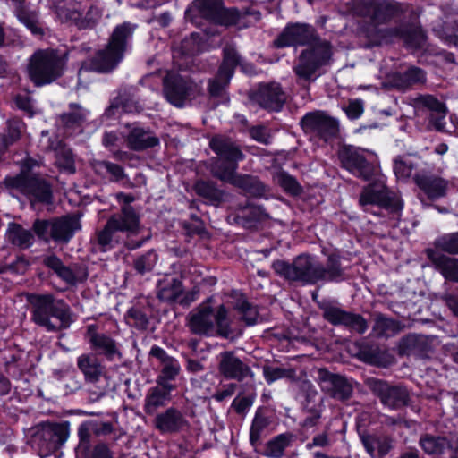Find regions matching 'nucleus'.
Returning a JSON list of instances; mask_svg holds the SVG:
<instances>
[{
	"instance_id": "1",
	"label": "nucleus",
	"mask_w": 458,
	"mask_h": 458,
	"mask_svg": "<svg viewBox=\"0 0 458 458\" xmlns=\"http://www.w3.org/2000/svg\"><path fill=\"white\" fill-rule=\"evenodd\" d=\"M273 44L277 48L310 46L301 53L298 64L293 68L296 76L305 81H311L316 72L329 63L332 55L330 44L320 40L313 27L308 24L295 23L286 26Z\"/></svg>"
},
{
	"instance_id": "2",
	"label": "nucleus",
	"mask_w": 458,
	"mask_h": 458,
	"mask_svg": "<svg viewBox=\"0 0 458 458\" xmlns=\"http://www.w3.org/2000/svg\"><path fill=\"white\" fill-rule=\"evenodd\" d=\"M272 267L284 279L304 284H314L318 280H339L342 276L339 255L336 252L328 255L327 268L308 255H300L291 264L284 260H276Z\"/></svg>"
},
{
	"instance_id": "3",
	"label": "nucleus",
	"mask_w": 458,
	"mask_h": 458,
	"mask_svg": "<svg viewBox=\"0 0 458 458\" xmlns=\"http://www.w3.org/2000/svg\"><path fill=\"white\" fill-rule=\"evenodd\" d=\"M186 16L200 17L225 26L248 27L258 22L261 13L253 6L225 8L222 0H194L186 10Z\"/></svg>"
},
{
	"instance_id": "4",
	"label": "nucleus",
	"mask_w": 458,
	"mask_h": 458,
	"mask_svg": "<svg viewBox=\"0 0 458 458\" xmlns=\"http://www.w3.org/2000/svg\"><path fill=\"white\" fill-rule=\"evenodd\" d=\"M209 146L218 156V160L211 167L216 177L240 187H245L253 182L251 177L242 176L236 173L238 162L244 158V155L231 139L221 135L215 136L209 141Z\"/></svg>"
},
{
	"instance_id": "5",
	"label": "nucleus",
	"mask_w": 458,
	"mask_h": 458,
	"mask_svg": "<svg viewBox=\"0 0 458 458\" xmlns=\"http://www.w3.org/2000/svg\"><path fill=\"white\" fill-rule=\"evenodd\" d=\"M29 301L32 308V320L47 331L68 328L74 320L69 305L52 294L30 295Z\"/></svg>"
},
{
	"instance_id": "6",
	"label": "nucleus",
	"mask_w": 458,
	"mask_h": 458,
	"mask_svg": "<svg viewBox=\"0 0 458 458\" xmlns=\"http://www.w3.org/2000/svg\"><path fill=\"white\" fill-rule=\"evenodd\" d=\"M136 27L128 21L117 25L106 47L98 50L90 60V70L98 72L113 71L123 60Z\"/></svg>"
},
{
	"instance_id": "7",
	"label": "nucleus",
	"mask_w": 458,
	"mask_h": 458,
	"mask_svg": "<svg viewBox=\"0 0 458 458\" xmlns=\"http://www.w3.org/2000/svg\"><path fill=\"white\" fill-rule=\"evenodd\" d=\"M141 231L139 215L132 207L125 205L119 214L113 215L98 234V243L103 251H107L127 238L138 235Z\"/></svg>"
},
{
	"instance_id": "8",
	"label": "nucleus",
	"mask_w": 458,
	"mask_h": 458,
	"mask_svg": "<svg viewBox=\"0 0 458 458\" xmlns=\"http://www.w3.org/2000/svg\"><path fill=\"white\" fill-rule=\"evenodd\" d=\"M67 52L47 48L37 50L29 59L27 72L36 86L50 84L60 78L64 71Z\"/></svg>"
},
{
	"instance_id": "9",
	"label": "nucleus",
	"mask_w": 458,
	"mask_h": 458,
	"mask_svg": "<svg viewBox=\"0 0 458 458\" xmlns=\"http://www.w3.org/2000/svg\"><path fill=\"white\" fill-rule=\"evenodd\" d=\"M188 326L197 335L227 337L230 334V318L223 305L212 308L208 302L201 304L190 316Z\"/></svg>"
},
{
	"instance_id": "10",
	"label": "nucleus",
	"mask_w": 458,
	"mask_h": 458,
	"mask_svg": "<svg viewBox=\"0 0 458 458\" xmlns=\"http://www.w3.org/2000/svg\"><path fill=\"white\" fill-rule=\"evenodd\" d=\"M366 38L373 46L402 39L404 46L411 49L422 48L426 42L421 28L411 24L385 29L370 27L366 31Z\"/></svg>"
},
{
	"instance_id": "11",
	"label": "nucleus",
	"mask_w": 458,
	"mask_h": 458,
	"mask_svg": "<svg viewBox=\"0 0 458 458\" xmlns=\"http://www.w3.org/2000/svg\"><path fill=\"white\" fill-rule=\"evenodd\" d=\"M360 205L365 211H369L376 207L396 215L403 208L399 196L390 191L381 180L364 189L360 198Z\"/></svg>"
},
{
	"instance_id": "12",
	"label": "nucleus",
	"mask_w": 458,
	"mask_h": 458,
	"mask_svg": "<svg viewBox=\"0 0 458 458\" xmlns=\"http://www.w3.org/2000/svg\"><path fill=\"white\" fill-rule=\"evenodd\" d=\"M343 166L357 177L370 180L376 173V155L364 148L344 147L339 151Z\"/></svg>"
},
{
	"instance_id": "13",
	"label": "nucleus",
	"mask_w": 458,
	"mask_h": 458,
	"mask_svg": "<svg viewBox=\"0 0 458 458\" xmlns=\"http://www.w3.org/2000/svg\"><path fill=\"white\" fill-rule=\"evenodd\" d=\"M408 4L394 0H360V14L369 17L373 23L368 26L364 32L366 33L370 27L378 28L377 24L387 23L391 20L400 17L408 11Z\"/></svg>"
},
{
	"instance_id": "14",
	"label": "nucleus",
	"mask_w": 458,
	"mask_h": 458,
	"mask_svg": "<svg viewBox=\"0 0 458 458\" xmlns=\"http://www.w3.org/2000/svg\"><path fill=\"white\" fill-rule=\"evenodd\" d=\"M6 187L16 190L29 198L30 202L49 203L51 200V189L46 181L37 177H30L21 173L19 175L7 177L4 180Z\"/></svg>"
},
{
	"instance_id": "15",
	"label": "nucleus",
	"mask_w": 458,
	"mask_h": 458,
	"mask_svg": "<svg viewBox=\"0 0 458 458\" xmlns=\"http://www.w3.org/2000/svg\"><path fill=\"white\" fill-rule=\"evenodd\" d=\"M413 106L417 116H428L438 130L444 127L447 110L442 101L431 95H420L413 99Z\"/></svg>"
},
{
	"instance_id": "16",
	"label": "nucleus",
	"mask_w": 458,
	"mask_h": 458,
	"mask_svg": "<svg viewBox=\"0 0 458 458\" xmlns=\"http://www.w3.org/2000/svg\"><path fill=\"white\" fill-rule=\"evenodd\" d=\"M242 57L233 44L227 43L223 48L222 63L209 86H227L234 74L235 68L241 64Z\"/></svg>"
},
{
	"instance_id": "17",
	"label": "nucleus",
	"mask_w": 458,
	"mask_h": 458,
	"mask_svg": "<svg viewBox=\"0 0 458 458\" xmlns=\"http://www.w3.org/2000/svg\"><path fill=\"white\" fill-rule=\"evenodd\" d=\"M317 377L321 390L335 399L345 400L352 393L351 384L344 377L332 374L327 369H318Z\"/></svg>"
},
{
	"instance_id": "18",
	"label": "nucleus",
	"mask_w": 458,
	"mask_h": 458,
	"mask_svg": "<svg viewBox=\"0 0 458 458\" xmlns=\"http://www.w3.org/2000/svg\"><path fill=\"white\" fill-rule=\"evenodd\" d=\"M371 390L378 394L381 402L391 409H395L406 404L408 393L406 388L402 386H390L384 381L377 379L369 380Z\"/></svg>"
},
{
	"instance_id": "19",
	"label": "nucleus",
	"mask_w": 458,
	"mask_h": 458,
	"mask_svg": "<svg viewBox=\"0 0 458 458\" xmlns=\"http://www.w3.org/2000/svg\"><path fill=\"white\" fill-rule=\"evenodd\" d=\"M324 317L333 325L344 326L360 334L368 328L367 323L361 316L347 312L336 306H327L324 309Z\"/></svg>"
},
{
	"instance_id": "20",
	"label": "nucleus",
	"mask_w": 458,
	"mask_h": 458,
	"mask_svg": "<svg viewBox=\"0 0 458 458\" xmlns=\"http://www.w3.org/2000/svg\"><path fill=\"white\" fill-rule=\"evenodd\" d=\"M301 124L305 131L315 132L325 138L335 134L338 125L336 120L321 111L306 114Z\"/></svg>"
},
{
	"instance_id": "21",
	"label": "nucleus",
	"mask_w": 458,
	"mask_h": 458,
	"mask_svg": "<svg viewBox=\"0 0 458 458\" xmlns=\"http://www.w3.org/2000/svg\"><path fill=\"white\" fill-rule=\"evenodd\" d=\"M219 371L228 379L243 380L248 377H252L250 369L240 359L229 352H225L220 355Z\"/></svg>"
},
{
	"instance_id": "22",
	"label": "nucleus",
	"mask_w": 458,
	"mask_h": 458,
	"mask_svg": "<svg viewBox=\"0 0 458 458\" xmlns=\"http://www.w3.org/2000/svg\"><path fill=\"white\" fill-rule=\"evenodd\" d=\"M44 264L51 268L66 284L74 285L87 277V273L77 266L65 267L55 255L44 259Z\"/></svg>"
},
{
	"instance_id": "23",
	"label": "nucleus",
	"mask_w": 458,
	"mask_h": 458,
	"mask_svg": "<svg viewBox=\"0 0 458 458\" xmlns=\"http://www.w3.org/2000/svg\"><path fill=\"white\" fill-rule=\"evenodd\" d=\"M80 217L69 215L52 221L51 238L59 242H68L81 230Z\"/></svg>"
},
{
	"instance_id": "24",
	"label": "nucleus",
	"mask_w": 458,
	"mask_h": 458,
	"mask_svg": "<svg viewBox=\"0 0 458 458\" xmlns=\"http://www.w3.org/2000/svg\"><path fill=\"white\" fill-rule=\"evenodd\" d=\"M427 256L445 279L458 282V259L433 249L427 250Z\"/></svg>"
},
{
	"instance_id": "25",
	"label": "nucleus",
	"mask_w": 458,
	"mask_h": 458,
	"mask_svg": "<svg viewBox=\"0 0 458 458\" xmlns=\"http://www.w3.org/2000/svg\"><path fill=\"white\" fill-rule=\"evenodd\" d=\"M182 282L175 276L165 275L157 283V295L163 301H174L182 295Z\"/></svg>"
},
{
	"instance_id": "26",
	"label": "nucleus",
	"mask_w": 458,
	"mask_h": 458,
	"mask_svg": "<svg viewBox=\"0 0 458 458\" xmlns=\"http://www.w3.org/2000/svg\"><path fill=\"white\" fill-rule=\"evenodd\" d=\"M391 81L383 83L382 86H411L423 85L427 82V72L415 65L409 66L401 73H394L390 76Z\"/></svg>"
},
{
	"instance_id": "27",
	"label": "nucleus",
	"mask_w": 458,
	"mask_h": 458,
	"mask_svg": "<svg viewBox=\"0 0 458 458\" xmlns=\"http://www.w3.org/2000/svg\"><path fill=\"white\" fill-rule=\"evenodd\" d=\"M86 336L92 349L108 358H113L114 355L119 354L114 341L106 335L98 333L94 325L88 327Z\"/></svg>"
},
{
	"instance_id": "28",
	"label": "nucleus",
	"mask_w": 458,
	"mask_h": 458,
	"mask_svg": "<svg viewBox=\"0 0 458 458\" xmlns=\"http://www.w3.org/2000/svg\"><path fill=\"white\" fill-rule=\"evenodd\" d=\"M186 423L182 414L173 408L157 415L155 426L161 433H173L182 429Z\"/></svg>"
},
{
	"instance_id": "29",
	"label": "nucleus",
	"mask_w": 458,
	"mask_h": 458,
	"mask_svg": "<svg viewBox=\"0 0 458 458\" xmlns=\"http://www.w3.org/2000/svg\"><path fill=\"white\" fill-rule=\"evenodd\" d=\"M68 422L49 423L43 427L42 437L47 442L48 449H55L63 445L69 437Z\"/></svg>"
},
{
	"instance_id": "30",
	"label": "nucleus",
	"mask_w": 458,
	"mask_h": 458,
	"mask_svg": "<svg viewBox=\"0 0 458 458\" xmlns=\"http://www.w3.org/2000/svg\"><path fill=\"white\" fill-rule=\"evenodd\" d=\"M414 180L420 190L430 199H437L446 194L448 182L436 176L415 175Z\"/></svg>"
},
{
	"instance_id": "31",
	"label": "nucleus",
	"mask_w": 458,
	"mask_h": 458,
	"mask_svg": "<svg viewBox=\"0 0 458 458\" xmlns=\"http://www.w3.org/2000/svg\"><path fill=\"white\" fill-rule=\"evenodd\" d=\"M15 4L18 19L35 35H43L44 31L36 11H30L25 6V0H11Z\"/></svg>"
},
{
	"instance_id": "32",
	"label": "nucleus",
	"mask_w": 458,
	"mask_h": 458,
	"mask_svg": "<svg viewBox=\"0 0 458 458\" xmlns=\"http://www.w3.org/2000/svg\"><path fill=\"white\" fill-rule=\"evenodd\" d=\"M150 353L162 364L161 380H173L180 372L179 362L166 354L165 351L158 346L152 347Z\"/></svg>"
},
{
	"instance_id": "33",
	"label": "nucleus",
	"mask_w": 458,
	"mask_h": 458,
	"mask_svg": "<svg viewBox=\"0 0 458 458\" xmlns=\"http://www.w3.org/2000/svg\"><path fill=\"white\" fill-rule=\"evenodd\" d=\"M77 365L89 382H98L104 374L103 367L93 354L79 356Z\"/></svg>"
},
{
	"instance_id": "34",
	"label": "nucleus",
	"mask_w": 458,
	"mask_h": 458,
	"mask_svg": "<svg viewBox=\"0 0 458 458\" xmlns=\"http://www.w3.org/2000/svg\"><path fill=\"white\" fill-rule=\"evenodd\" d=\"M178 69H172L165 72V74L163 76V84L164 86H191V84H195L196 82L190 76L188 72L187 65L184 66V64L179 63V61L175 62Z\"/></svg>"
},
{
	"instance_id": "35",
	"label": "nucleus",
	"mask_w": 458,
	"mask_h": 458,
	"mask_svg": "<svg viewBox=\"0 0 458 458\" xmlns=\"http://www.w3.org/2000/svg\"><path fill=\"white\" fill-rule=\"evenodd\" d=\"M49 148L55 152V163L58 167L66 173H74V159L71 149L59 140L51 142Z\"/></svg>"
},
{
	"instance_id": "36",
	"label": "nucleus",
	"mask_w": 458,
	"mask_h": 458,
	"mask_svg": "<svg viewBox=\"0 0 458 458\" xmlns=\"http://www.w3.org/2000/svg\"><path fill=\"white\" fill-rule=\"evenodd\" d=\"M55 13L62 22H73L79 20L81 13L78 11L76 0H53Z\"/></svg>"
},
{
	"instance_id": "37",
	"label": "nucleus",
	"mask_w": 458,
	"mask_h": 458,
	"mask_svg": "<svg viewBox=\"0 0 458 458\" xmlns=\"http://www.w3.org/2000/svg\"><path fill=\"white\" fill-rule=\"evenodd\" d=\"M159 140L140 128L133 129L128 136V144L134 150H142L158 145Z\"/></svg>"
},
{
	"instance_id": "38",
	"label": "nucleus",
	"mask_w": 458,
	"mask_h": 458,
	"mask_svg": "<svg viewBox=\"0 0 458 458\" xmlns=\"http://www.w3.org/2000/svg\"><path fill=\"white\" fill-rule=\"evenodd\" d=\"M259 103L265 108L278 111L284 102L280 88H259Z\"/></svg>"
},
{
	"instance_id": "39",
	"label": "nucleus",
	"mask_w": 458,
	"mask_h": 458,
	"mask_svg": "<svg viewBox=\"0 0 458 458\" xmlns=\"http://www.w3.org/2000/svg\"><path fill=\"white\" fill-rule=\"evenodd\" d=\"M268 425V418L262 410L259 409L255 413L250 431V441L252 446L259 445L262 437L267 433Z\"/></svg>"
},
{
	"instance_id": "40",
	"label": "nucleus",
	"mask_w": 458,
	"mask_h": 458,
	"mask_svg": "<svg viewBox=\"0 0 458 458\" xmlns=\"http://www.w3.org/2000/svg\"><path fill=\"white\" fill-rule=\"evenodd\" d=\"M362 442L372 458H382L391 448L389 440L384 437L368 436L362 438Z\"/></svg>"
},
{
	"instance_id": "41",
	"label": "nucleus",
	"mask_w": 458,
	"mask_h": 458,
	"mask_svg": "<svg viewBox=\"0 0 458 458\" xmlns=\"http://www.w3.org/2000/svg\"><path fill=\"white\" fill-rule=\"evenodd\" d=\"M234 298L236 299V301L233 303V308L240 315V318L248 326L256 324L258 320L257 309L248 303L242 293H235Z\"/></svg>"
},
{
	"instance_id": "42",
	"label": "nucleus",
	"mask_w": 458,
	"mask_h": 458,
	"mask_svg": "<svg viewBox=\"0 0 458 458\" xmlns=\"http://www.w3.org/2000/svg\"><path fill=\"white\" fill-rule=\"evenodd\" d=\"M172 388L171 385H165L164 389L159 387L151 389L146 398V411L152 413L157 408L164 406L169 398V392Z\"/></svg>"
},
{
	"instance_id": "43",
	"label": "nucleus",
	"mask_w": 458,
	"mask_h": 458,
	"mask_svg": "<svg viewBox=\"0 0 458 458\" xmlns=\"http://www.w3.org/2000/svg\"><path fill=\"white\" fill-rule=\"evenodd\" d=\"M435 32L448 46H458V20L445 21Z\"/></svg>"
},
{
	"instance_id": "44",
	"label": "nucleus",
	"mask_w": 458,
	"mask_h": 458,
	"mask_svg": "<svg viewBox=\"0 0 458 458\" xmlns=\"http://www.w3.org/2000/svg\"><path fill=\"white\" fill-rule=\"evenodd\" d=\"M292 441V436L289 434H281L271 440L267 446L266 455L271 458H280L283 456L286 447Z\"/></svg>"
},
{
	"instance_id": "45",
	"label": "nucleus",
	"mask_w": 458,
	"mask_h": 458,
	"mask_svg": "<svg viewBox=\"0 0 458 458\" xmlns=\"http://www.w3.org/2000/svg\"><path fill=\"white\" fill-rule=\"evenodd\" d=\"M193 88H164V96L169 103L181 107L190 99V93Z\"/></svg>"
},
{
	"instance_id": "46",
	"label": "nucleus",
	"mask_w": 458,
	"mask_h": 458,
	"mask_svg": "<svg viewBox=\"0 0 458 458\" xmlns=\"http://www.w3.org/2000/svg\"><path fill=\"white\" fill-rule=\"evenodd\" d=\"M8 236L13 244L21 248H28L33 242L32 233L17 225H12L10 226Z\"/></svg>"
},
{
	"instance_id": "47",
	"label": "nucleus",
	"mask_w": 458,
	"mask_h": 458,
	"mask_svg": "<svg viewBox=\"0 0 458 458\" xmlns=\"http://www.w3.org/2000/svg\"><path fill=\"white\" fill-rule=\"evenodd\" d=\"M415 165L413 157L410 155L396 158L394 163V173L396 178L402 181L408 179L411 175Z\"/></svg>"
},
{
	"instance_id": "48",
	"label": "nucleus",
	"mask_w": 458,
	"mask_h": 458,
	"mask_svg": "<svg viewBox=\"0 0 458 458\" xmlns=\"http://www.w3.org/2000/svg\"><path fill=\"white\" fill-rule=\"evenodd\" d=\"M448 445L445 437L424 436L420 438V446L429 454H441Z\"/></svg>"
},
{
	"instance_id": "49",
	"label": "nucleus",
	"mask_w": 458,
	"mask_h": 458,
	"mask_svg": "<svg viewBox=\"0 0 458 458\" xmlns=\"http://www.w3.org/2000/svg\"><path fill=\"white\" fill-rule=\"evenodd\" d=\"M70 106L72 112L63 114L60 118L61 123L67 128L81 125L89 114L88 111L82 110L76 104H71Z\"/></svg>"
},
{
	"instance_id": "50",
	"label": "nucleus",
	"mask_w": 458,
	"mask_h": 458,
	"mask_svg": "<svg viewBox=\"0 0 458 458\" xmlns=\"http://www.w3.org/2000/svg\"><path fill=\"white\" fill-rule=\"evenodd\" d=\"M436 250L458 254V232L439 237L435 242Z\"/></svg>"
},
{
	"instance_id": "51",
	"label": "nucleus",
	"mask_w": 458,
	"mask_h": 458,
	"mask_svg": "<svg viewBox=\"0 0 458 458\" xmlns=\"http://www.w3.org/2000/svg\"><path fill=\"white\" fill-rule=\"evenodd\" d=\"M101 18V11L96 6H90L84 17L80 16L75 25L80 30L93 28Z\"/></svg>"
},
{
	"instance_id": "52",
	"label": "nucleus",
	"mask_w": 458,
	"mask_h": 458,
	"mask_svg": "<svg viewBox=\"0 0 458 458\" xmlns=\"http://www.w3.org/2000/svg\"><path fill=\"white\" fill-rule=\"evenodd\" d=\"M157 261V255L156 252L148 251L135 260L134 267L139 273L144 274L150 271L155 267Z\"/></svg>"
},
{
	"instance_id": "53",
	"label": "nucleus",
	"mask_w": 458,
	"mask_h": 458,
	"mask_svg": "<svg viewBox=\"0 0 458 458\" xmlns=\"http://www.w3.org/2000/svg\"><path fill=\"white\" fill-rule=\"evenodd\" d=\"M397 329L396 323L385 317H378L376 320L374 330L377 335L389 336Z\"/></svg>"
},
{
	"instance_id": "54",
	"label": "nucleus",
	"mask_w": 458,
	"mask_h": 458,
	"mask_svg": "<svg viewBox=\"0 0 458 458\" xmlns=\"http://www.w3.org/2000/svg\"><path fill=\"white\" fill-rule=\"evenodd\" d=\"M195 190L199 196L208 200H216L219 198V191L209 182H198Z\"/></svg>"
},
{
	"instance_id": "55",
	"label": "nucleus",
	"mask_w": 458,
	"mask_h": 458,
	"mask_svg": "<svg viewBox=\"0 0 458 458\" xmlns=\"http://www.w3.org/2000/svg\"><path fill=\"white\" fill-rule=\"evenodd\" d=\"M23 127V123L19 119H12L8 122L6 145L13 143L20 138Z\"/></svg>"
},
{
	"instance_id": "56",
	"label": "nucleus",
	"mask_w": 458,
	"mask_h": 458,
	"mask_svg": "<svg viewBox=\"0 0 458 458\" xmlns=\"http://www.w3.org/2000/svg\"><path fill=\"white\" fill-rule=\"evenodd\" d=\"M344 110L349 119H358L364 112L363 102L360 99L350 100Z\"/></svg>"
},
{
	"instance_id": "57",
	"label": "nucleus",
	"mask_w": 458,
	"mask_h": 458,
	"mask_svg": "<svg viewBox=\"0 0 458 458\" xmlns=\"http://www.w3.org/2000/svg\"><path fill=\"white\" fill-rule=\"evenodd\" d=\"M280 185L291 194L296 195L300 192V186L296 180L289 174H280L278 176Z\"/></svg>"
},
{
	"instance_id": "58",
	"label": "nucleus",
	"mask_w": 458,
	"mask_h": 458,
	"mask_svg": "<svg viewBox=\"0 0 458 458\" xmlns=\"http://www.w3.org/2000/svg\"><path fill=\"white\" fill-rule=\"evenodd\" d=\"M52 221L36 220L33 225L35 233L41 239L48 241L51 238Z\"/></svg>"
},
{
	"instance_id": "59",
	"label": "nucleus",
	"mask_w": 458,
	"mask_h": 458,
	"mask_svg": "<svg viewBox=\"0 0 458 458\" xmlns=\"http://www.w3.org/2000/svg\"><path fill=\"white\" fill-rule=\"evenodd\" d=\"M127 320L129 324H133L138 327H144L148 323V318L140 310L131 309L128 311Z\"/></svg>"
},
{
	"instance_id": "60",
	"label": "nucleus",
	"mask_w": 458,
	"mask_h": 458,
	"mask_svg": "<svg viewBox=\"0 0 458 458\" xmlns=\"http://www.w3.org/2000/svg\"><path fill=\"white\" fill-rule=\"evenodd\" d=\"M14 102L19 109L26 112L30 116L33 115V103L27 94L16 96Z\"/></svg>"
},
{
	"instance_id": "61",
	"label": "nucleus",
	"mask_w": 458,
	"mask_h": 458,
	"mask_svg": "<svg viewBox=\"0 0 458 458\" xmlns=\"http://www.w3.org/2000/svg\"><path fill=\"white\" fill-rule=\"evenodd\" d=\"M98 167L99 169H104L109 173L116 181L121 180L124 175L123 168L116 164L110 162H101L98 164Z\"/></svg>"
},
{
	"instance_id": "62",
	"label": "nucleus",
	"mask_w": 458,
	"mask_h": 458,
	"mask_svg": "<svg viewBox=\"0 0 458 458\" xmlns=\"http://www.w3.org/2000/svg\"><path fill=\"white\" fill-rule=\"evenodd\" d=\"M252 400L250 397H236L232 403V406L237 413L247 412L252 405Z\"/></svg>"
},
{
	"instance_id": "63",
	"label": "nucleus",
	"mask_w": 458,
	"mask_h": 458,
	"mask_svg": "<svg viewBox=\"0 0 458 458\" xmlns=\"http://www.w3.org/2000/svg\"><path fill=\"white\" fill-rule=\"evenodd\" d=\"M265 378L268 383L283 378L286 371L280 368H267L264 369Z\"/></svg>"
},
{
	"instance_id": "64",
	"label": "nucleus",
	"mask_w": 458,
	"mask_h": 458,
	"mask_svg": "<svg viewBox=\"0 0 458 458\" xmlns=\"http://www.w3.org/2000/svg\"><path fill=\"white\" fill-rule=\"evenodd\" d=\"M250 136L260 143L267 144L269 142V136L267 132L260 126L253 127L250 130Z\"/></svg>"
}]
</instances>
